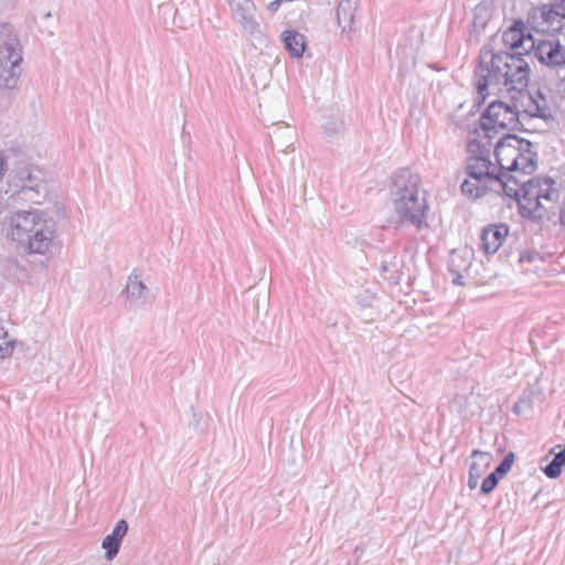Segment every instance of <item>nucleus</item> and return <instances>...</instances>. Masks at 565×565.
Instances as JSON below:
<instances>
[{
	"instance_id": "23",
	"label": "nucleus",
	"mask_w": 565,
	"mask_h": 565,
	"mask_svg": "<svg viewBox=\"0 0 565 565\" xmlns=\"http://www.w3.org/2000/svg\"><path fill=\"white\" fill-rule=\"evenodd\" d=\"M470 458L471 463L469 467V473H473V476L481 478L491 465V454L483 452L480 450H473Z\"/></svg>"
},
{
	"instance_id": "28",
	"label": "nucleus",
	"mask_w": 565,
	"mask_h": 565,
	"mask_svg": "<svg viewBox=\"0 0 565 565\" xmlns=\"http://www.w3.org/2000/svg\"><path fill=\"white\" fill-rule=\"evenodd\" d=\"M514 452H509L503 460L497 466V482L500 478H503L510 470L514 462Z\"/></svg>"
},
{
	"instance_id": "1",
	"label": "nucleus",
	"mask_w": 565,
	"mask_h": 565,
	"mask_svg": "<svg viewBox=\"0 0 565 565\" xmlns=\"http://www.w3.org/2000/svg\"><path fill=\"white\" fill-rule=\"evenodd\" d=\"M388 194L399 225H412L418 231L428 227L429 206L417 172L409 168L396 170L391 178Z\"/></svg>"
},
{
	"instance_id": "37",
	"label": "nucleus",
	"mask_w": 565,
	"mask_h": 565,
	"mask_svg": "<svg viewBox=\"0 0 565 565\" xmlns=\"http://www.w3.org/2000/svg\"><path fill=\"white\" fill-rule=\"evenodd\" d=\"M558 221L561 225L565 226V206L559 211Z\"/></svg>"
},
{
	"instance_id": "19",
	"label": "nucleus",
	"mask_w": 565,
	"mask_h": 565,
	"mask_svg": "<svg viewBox=\"0 0 565 565\" xmlns=\"http://www.w3.org/2000/svg\"><path fill=\"white\" fill-rule=\"evenodd\" d=\"M541 15L552 31H561L565 26V8L559 3L543 6Z\"/></svg>"
},
{
	"instance_id": "18",
	"label": "nucleus",
	"mask_w": 565,
	"mask_h": 565,
	"mask_svg": "<svg viewBox=\"0 0 565 565\" xmlns=\"http://www.w3.org/2000/svg\"><path fill=\"white\" fill-rule=\"evenodd\" d=\"M356 8L355 0H340L337 7V20L343 32L353 30Z\"/></svg>"
},
{
	"instance_id": "27",
	"label": "nucleus",
	"mask_w": 565,
	"mask_h": 565,
	"mask_svg": "<svg viewBox=\"0 0 565 565\" xmlns=\"http://www.w3.org/2000/svg\"><path fill=\"white\" fill-rule=\"evenodd\" d=\"M13 350V341L9 339L8 331L0 326V358L4 359L11 355Z\"/></svg>"
},
{
	"instance_id": "17",
	"label": "nucleus",
	"mask_w": 565,
	"mask_h": 565,
	"mask_svg": "<svg viewBox=\"0 0 565 565\" xmlns=\"http://www.w3.org/2000/svg\"><path fill=\"white\" fill-rule=\"evenodd\" d=\"M125 292L127 300L135 306H143L150 298L148 287L141 281L140 276L135 271L128 277Z\"/></svg>"
},
{
	"instance_id": "38",
	"label": "nucleus",
	"mask_w": 565,
	"mask_h": 565,
	"mask_svg": "<svg viewBox=\"0 0 565 565\" xmlns=\"http://www.w3.org/2000/svg\"><path fill=\"white\" fill-rule=\"evenodd\" d=\"M51 17H52V13H51L50 11H49V12H46V13L44 14V18H45V19H49V18H51Z\"/></svg>"
},
{
	"instance_id": "8",
	"label": "nucleus",
	"mask_w": 565,
	"mask_h": 565,
	"mask_svg": "<svg viewBox=\"0 0 565 565\" xmlns=\"http://www.w3.org/2000/svg\"><path fill=\"white\" fill-rule=\"evenodd\" d=\"M502 41L511 50L510 53H521L522 55H532L537 42L521 19L515 20L503 32Z\"/></svg>"
},
{
	"instance_id": "20",
	"label": "nucleus",
	"mask_w": 565,
	"mask_h": 565,
	"mask_svg": "<svg viewBox=\"0 0 565 565\" xmlns=\"http://www.w3.org/2000/svg\"><path fill=\"white\" fill-rule=\"evenodd\" d=\"M285 49L291 57L300 58L306 49V38L296 30H286L281 34Z\"/></svg>"
},
{
	"instance_id": "11",
	"label": "nucleus",
	"mask_w": 565,
	"mask_h": 565,
	"mask_svg": "<svg viewBox=\"0 0 565 565\" xmlns=\"http://www.w3.org/2000/svg\"><path fill=\"white\" fill-rule=\"evenodd\" d=\"M49 220L42 218L35 211H17L11 216V235L19 244H24L25 237Z\"/></svg>"
},
{
	"instance_id": "16",
	"label": "nucleus",
	"mask_w": 565,
	"mask_h": 565,
	"mask_svg": "<svg viewBox=\"0 0 565 565\" xmlns=\"http://www.w3.org/2000/svg\"><path fill=\"white\" fill-rule=\"evenodd\" d=\"M128 532V523L126 520H119L113 532L105 536L102 542V547L105 550V557L111 561L119 552L121 542Z\"/></svg>"
},
{
	"instance_id": "9",
	"label": "nucleus",
	"mask_w": 565,
	"mask_h": 565,
	"mask_svg": "<svg viewBox=\"0 0 565 565\" xmlns=\"http://www.w3.org/2000/svg\"><path fill=\"white\" fill-rule=\"evenodd\" d=\"M231 8L235 20L242 25L245 33L259 44L266 39L260 30L259 23L255 20V4L252 0H231Z\"/></svg>"
},
{
	"instance_id": "21",
	"label": "nucleus",
	"mask_w": 565,
	"mask_h": 565,
	"mask_svg": "<svg viewBox=\"0 0 565 565\" xmlns=\"http://www.w3.org/2000/svg\"><path fill=\"white\" fill-rule=\"evenodd\" d=\"M295 136V131L290 128L289 125L285 122L277 124L275 129L269 132L273 145H276L278 148H280L282 152H287L288 149L292 146Z\"/></svg>"
},
{
	"instance_id": "3",
	"label": "nucleus",
	"mask_w": 565,
	"mask_h": 565,
	"mask_svg": "<svg viewBox=\"0 0 565 565\" xmlns=\"http://www.w3.org/2000/svg\"><path fill=\"white\" fill-rule=\"evenodd\" d=\"M22 45L10 23L0 22V89H15L22 73Z\"/></svg>"
},
{
	"instance_id": "39",
	"label": "nucleus",
	"mask_w": 565,
	"mask_h": 565,
	"mask_svg": "<svg viewBox=\"0 0 565 565\" xmlns=\"http://www.w3.org/2000/svg\"><path fill=\"white\" fill-rule=\"evenodd\" d=\"M47 33H49V35H51V36H52V35L54 34V31H53V30H49V32H47Z\"/></svg>"
},
{
	"instance_id": "33",
	"label": "nucleus",
	"mask_w": 565,
	"mask_h": 565,
	"mask_svg": "<svg viewBox=\"0 0 565 565\" xmlns=\"http://www.w3.org/2000/svg\"><path fill=\"white\" fill-rule=\"evenodd\" d=\"M508 225L507 224H497V241L501 237H504L508 234Z\"/></svg>"
},
{
	"instance_id": "5",
	"label": "nucleus",
	"mask_w": 565,
	"mask_h": 565,
	"mask_svg": "<svg viewBox=\"0 0 565 565\" xmlns=\"http://www.w3.org/2000/svg\"><path fill=\"white\" fill-rule=\"evenodd\" d=\"M524 200L519 201V214L531 222L541 223L546 216V207L541 200H557L555 180L551 177H532L527 180Z\"/></svg>"
},
{
	"instance_id": "36",
	"label": "nucleus",
	"mask_w": 565,
	"mask_h": 565,
	"mask_svg": "<svg viewBox=\"0 0 565 565\" xmlns=\"http://www.w3.org/2000/svg\"><path fill=\"white\" fill-rule=\"evenodd\" d=\"M282 1H284V0H274V1H271V2L268 4V9H269L270 11H276V10L279 8V6H280V3H281Z\"/></svg>"
},
{
	"instance_id": "29",
	"label": "nucleus",
	"mask_w": 565,
	"mask_h": 565,
	"mask_svg": "<svg viewBox=\"0 0 565 565\" xmlns=\"http://www.w3.org/2000/svg\"><path fill=\"white\" fill-rule=\"evenodd\" d=\"M533 408V399L530 396H521L513 405L512 412L515 415H521L526 411Z\"/></svg>"
},
{
	"instance_id": "31",
	"label": "nucleus",
	"mask_w": 565,
	"mask_h": 565,
	"mask_svg": "<svg viewBox=\"0 0 565 565\" xmlns=\"http://www.w3.org/2000/svg\"><path fill=\"white\" fill-rule=\"evenodd\" d=\"M494 490V471L490 472L481 484V492L488 494Z\"/></svg>"
},
{
	"instance_id": "34",
	"label": "nucleus",
	"mask_w": 565,
	"mask_h": 565,
	"mask_svg": "<svg viewBox=\"0 0 565 565\" xmlns=\"http://www.w3.org/2000/svg\"><path fill=\"white\" fill-rule=\"evenodd\" d=\"M479 477L477 476H473V473H469V478H468V487L469 489L473 490L477 488L478 486V482H479Z\"/></svg>"
},
{
	"instance_id": "30",
	"label": "nucleus",
	"mask_w": 565,
	"mask_h": 565,
	"mask_svg": "<svg viewBox=\"0 0 565 565\" xmlns=\"http://www.w3.org/2000/svg\"><path fill=\"white\" fill-rule=\"evenodd\" d=\"M448 269H449V271H450V273H451V275H452V284L458 285V286H462V285H465V282H463V276H462V275L460 274V271L457 269L456 258H455V252L452 253L451 258H450V260H449Z\"/></svg>"
},
{
	"instance_id": "4",
	"label": "nucleus",
	"mask_w": 565,
	"mask_h": 565,
	"mask_svg": "<svg viewBox=\"0 0 565 565\" xmlns=\"http://www.w3.org/2000/svg\"><path fill=\"white\" fill-rule=\"evenodd\" d=\"M521 53H497V95L503 92L512 94V98L523 95L527 86L530 66Z\"/></svg>"
},
{
	"instance_id": "24",
	"label": "nucleus",
	"mask_w": 565,
	"mask_h": 565,
	"mask_svg": "<svg viewBox=\"0 0 565 565\" xmlns=\"http://www.w3.org/2000/svg\"><path fill=\"white\" fill-rule=\"evenodd\" d=\"M19 181L20 184H18V186L20 188V192L24 194L38 192V188L41 183L39 177L33 175L29 169H22L19 172Z\"/></svg>"
},
{
	"instance_id": "12",
	"label": "nucleus",
	"mask_w": 565,
	"mask_h": 565,
	"mask_svg": "<svg viewBox=\"0 0 565 565\" xmlns=\"http://www.w3.org/2000/svg\"><path fill=\"white\" fill-rule=\"evenodd\" d=\"M38 226L40 227L29 234L24 244H21L30 254H45L53 243V222L49 220Z\"/></svg>"
},
{
	"instance_id": "22",
	"label": "nucleus",
	"mask_w": 565,
	"mask_h": 565,
	"mask_svg": "<svg viewBox=\"0 0 565 565\" xmlns=\"http://www.w3.org/2000/svg\"><path fill=\"white\" fill-rule=\"evenodd\" d=\"M491 19L492 9L484 3H479L473 10L472 30L470 36L476 38V41L478 42V35L486 30Z\"/></svg>"
},
{
	"instance_id": "14",
	"label": "nucleus",
	"mask_w": 565,
	"mask_h": 565,
	"mask_svg": "<svg viewBox=\"0 0 565 565\" xmlns=\"http://www.w3.org/2000/svg\"><path fill=\"white\" fill-rule=\"evenodd\" d=\"M521 98H526V103H523L524 111L531 117L542 118L545 121L553 120V107L551 106L546 96H544L541 90H537L535 95L530 93H524L520 96Z\"/></svg>"
},
{
	"instance_id": "7",
	"label": "nucleus",
	"mask_w": 565,
	"mask_h": 565,
	"mask_svg": "<svg viewBox=\"0 0 565 565\" xmlns=\"http://www.w3.org/2000/svg\"><path fill=\"white\" fill-rule=\"evenodd\" d=\"M493 35L489 42L482 46L479 53L478 65L475 68V86L478 97L473 108L479 109L486 102L489 92V79L494 75V46L492 44Z\"/></svg>"
},
{
	"instance_id": "32",
	"label": "nucleus",
	"mask_w": 565,
	"mask_h": 565,
	"mask_svg": "<svg viewBox=\"0 0 565 565\" xmlns=\"http://www.w3.org/2000/svg\"><path fill=\"white\" fill-rule=\"evenodd\" d=\"M534 170V167L532 169L523 167V164H520V172H510L511 174H515L516 179L521 180H529L527 175Z\"/></svg>"
},
{
	"instance_id": "13",
	"label": "nucleus",
	"mask_w": 565,
	"mask_h": 565,
	"mask_svg": "<svg viewBox=\"0 0 565 565\" xmlns=\"http://www.w3.org/2000/svg\"><path fill=\"white\" fill-rule=\"evenodd\" d=\"M497 183L501 186L504 196L512 199L519 207V201L524 200V191L527 186V180L516 179L515 174H511L507 170L497 171Z\"/></svg>"
},
{
	"instance_id": "6",
	"label": "nucleus",
	"mask_w": 565,
	"mask_h": 565,
	"mask_svg": "<svg viewBox=\"0 0 565 565\" xmlns=\"http://www.w3.org/2000/svg\"><path fill=\"white\" fill-rule=\"evenodd\" d=\"M529 140L519 138L515 135H505L497 140V167L499 170L520 172V164L525 168H533V160Z\"/></svg>"
},
{
	"instance_id": "2",
	"label": "nucleus",
	"mask_w": 565,
	"mask_h": 565,
	"mask_svg": "<svg viewBox=\"0 0 565 565\" xmlns=\"http://www.w3.org/2000/svg\"><path fill=\"white\" fill-rule=\"evenodd\" d=\"M494 100L489 103L479 119L480 128L483 131L482 139L473 138L467 143L469 158L467 160L466 171L469 180L461 183V191L465 195L471 198H481L489 191L488 183L494 181V170L491 169L490 160L491 135L494 130Z\"/></svg>"
},
{
	"instance_id": "15",
	"label": "nucleus",
	"mask_w": 565,
	"mask_h": 565,
	"mask_svg": "<svg viewBox=\"0 0 565 565\" xmlns=\"http://www.w3.org/2000/svg\"><path fill=\"white\" fill-rule=\"evenodd\" d=\"M512 97V94H510ZM521 98L516 96L515 99L511 98V103L503 102L498 95L497 97V126L501 128L515 129L520 124L518 100Z\"/></svg>"
},
{
	"instance_id": "26",
	"label": "nucleus",
	"mask_w": 565,
	"mask_h": 565,
	"mask_svg": "<svg viewBox=\"0 0 565 565\" xmlns=\"http://www.w3.org/2000/svg\"><path fill=\"white\" fill-rule=\"evenodd\" d=\"M494 243V224H488L482 228L480 235V249L483 250L486 256H490L494 250H491V246Z\"/></svg>"
},
{
	"instance_id": "25",
	"label": "nucleus",
	"mask_w": 565,
	"mask_h": 565,
	"mask_svg": "<svg viewBox=\"0 0 565 565\" xmlns=\"http://www.w3.org/2000/svg\"><path fill=\"white\" fill-rule=\"evenodd\" d=\"M565 466V446L564 448L555 454L553 459L543 468L546 477L555 479L561 476L563 467Z\"/></svg>"
},
{
	"instance_id": "35",
	"label": "nucleus",
	"mask_w": 565,
	"mask_h": 565,
	"mask_svg": "<svg viewBox=\"0 0 565 565\" xmlns=\"http://www.w3.org/2000/svg\"><path fill=\"white\" fill-rule=\"evenodd\" d=\"M8 209V202L0 193V214H2Z\"/></svg>"
},
{
	"instance_id": "10",
	"label": "nucleus",
	"mask_w": 565,
	"mask_h": 565,
	"mask_svg": "<svg viewBox=\"0 0 565 565\" xmlns=\"http://www.w3.org/2000/svg\"><path fill=\"white\" fill-rule=\"evenodd\" d=\"M532 55L557 73L565 71V45L558 40H539Z\"/></svg>"
}]
</instances>
